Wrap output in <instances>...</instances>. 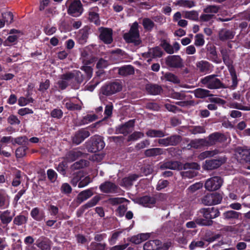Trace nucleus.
Wrapping results in <instances>:
<instances>
[{
    "label": "nucleus",
    "mask_w": 250,
    "mask_h": 250,
    "mask_svg": "<svg viewBox=\"0 0 250 250\" xmlns=\"http://www.w3.org/2000/svg\"><path fill=\"white\" fill-rule=\"evenodd\" d=\"M21 172L19 170L15 172V177L12 182V186L17 187L21 184Z\"/></svg>",
    "instance_id": "nucleus-50"
},
{
    "label": "nucleus",
    "mask_w": 250,
    "mask_h": 250,
    "mask_svg": "<svg viewBox=\"0 0 250 250\" xmlns=\"http://www.w3.org/2000/svg\"><path fill=\"white\" fill-rule=\"evenodd\" d=\"M176 4L181 7L188 8H191L195 5L193 1L188 0H179L177 1Z\"/></svg>",
    "instance_id": "nucleus-51"
},
{
    "label": "nucleus",
    "mask_w": 250,
    "mask_h": 250,
    "mask_svg": "<svg viewBox=\"0 0 250 250\" xmlns=\"http://www.w3.org/2000/svg\"><path fill=\"white\" fill-rule=\"evenodd\" d=\"M218 152L219 151L217 149L205 151L200 154L199 158L201 160H203L209 157H212L218 154Z\"/></svg>",
    "instance_id": "nucleus-42"
},
{
    "label": "nucleus",
    "mask_w": 250,
    "mask_h": 250,
    "mask_svg": "<svg viewBox=\"0 0 250 250\" xmlns=\"http://www.w3.org/2000/svg\"><path fill=\"white\" fill-rule=\"evenodd\" d=\"M36 245L41 250H51V245L49 241H40L38 239L36 241Z\"/></svg>",
    "instance_id": "nucleus-40"
},
{
    "label": "nucleus",
    "mask_w": 250,
    "mask_h": 250,
    "mask_svg": "<svg viewBox=\"0 0 250 250\" xmlns=\"http://www.w3.org/2000/svg\"><path fill=\"white\" fill-rule=\"evenodd\" d=\"M142 24L144 29L148 31H151L155 26L154 22L151 19L147 18L143 19Z\"/></svg>",
    "instance_id": "nucleus-39"
},
{
    "label": "nucleus",
    "mask_w": 250,
    "mask_h": 250,
    "mask_svg": "<svg viewBox=\"0 0 250 250\" xmlns=\"http://www.w3.org/2000/svg\"><path fill=\"white\" fill-rule=\"evenodd\" d=\"M83 11V5L80 0H74L69 6L68 13L73 17H78L81 15Z\"/></svg>",
    "instance_id": "nucleus-11"
},
{
    "label": "nucleus",
    "mask_w": 250,
    "mask_h": 250,
    "mask_svg": "<svg viewBox=\"0 0 250 250\" xmlns=\"http://www.w3.org/2000/svg\"><path fill=\"white\" fill-rule=\"evenodd\" d=\"M209 141H225L226 140L225 136L220 132H214L208 137Z\"/></svg>",
    "instance_id": "nucleus-46"
},
{
    "label": "nucleus",
    "mask_w": 250,
    "mask_h": 250,
    "mask_svg": "<svg viewBox=\"0 0 250 250\" xmlns=\"http://www.w3.org/2000/svg\"><path fill=\"white\" fill-rule=\"evenodd\" d=\"M98 119V116L95 114H88L83 117L80 122V125H85L92 122Z\"/></svg>",
    "instance_id": "nucleus-45"
},
{
    "label": "nucleus",
    "mask_w": 250,
    "mask_h": 250,
    "mask_svg": "<svg viewBox=\"0 0 250 250\" xmlns=\"http://www.w3.org/2000/svg\"><path fill=\"white\" fill-rule=\"evenodd\" d=\"M91 181L89 176H84L81 179L80 182L78 183V187L79 188H83L88 185Z\"/></svg>",
    "instance_id": "nucleus-59"
},
{
    "label": "nucleus",
    "mask_w": 250,
    "mask_h": 250,
    "mask_svg": "<svg viewBox=\"0 0 250 250\" xmlns=\"http://www.w3.org/2000/svg\"><path fill=\"white\" fill-rule=\"evenodd\" d=\"M88 151L91 153H96L102 150L104 146V142H86Z\"/></svg>",
    "instance_id": "nucleus-15"
},
{
    "label": "nucleus",
    "mask_w": 250,
    "mask_h": 250,
    "mask_svg": "<svg viewBox=\"0 0 250 250\" xmlns=\"http://www.w3.org/2000/svg\"><path fill=\"white\" fill-rule=\"evenodd\" d=\"M193 93L195 97L197 98H205L207 97L212 96L210 94V91L207 89L203 88H197L193 91Z\"/></svg>",
    "instance_id": "nucleus-29"
},
{
    "label": "nucleus",
    "mask_w": 250,
    "mask_h": 250,
    "mask_svg": "<svg viewBox=\"0 0 250 250\" xmlns=\"http://www.w3.org/2000/svg\"><path fill=\"white\" fill-rule=\"evenodd\" d=\"M223 183V179L220 176H213L208 179L205 184V188L209 191H215L219 189Z\"/></svg>",
    "instance_id": "nucleus-9"
},
{
    "label": "nucleus",
    "mask_w": 250,
    "mask_h": 250,
    "mask_svg": "<svg viewBox=\"0 0 250 250\" xmlns=\"http://www.w3.org/2000/svg\"><path fill=\"white\" fill-rule=\"evenodd\" d=\"M196 66L201 73H207L211 68L210 64L207 61H201L196 63Z\"/></svg>",
    "instance_id": "nucleus-28"
},
{
    "label": "nucleus",
    "mask_w": 250,
    "mask_h": 250,
    "mask_svg": "<svg viewBox=\"0 0 250 250\" xmlns=\"http://www.w3.org/2000/svg\"><path fill=\"white\" fill-rule=\"evenodd\" d=\"M234 36V33L229 30L222 29L219 32V38L222 41L232 39Z\"/></svg>",
    "instance_id": "nucleus-23"
},
{
    "label": "nucleus",
    "mask_w": 250,
    "mask_h": 250,
    "mask_svg": "<svg viewBox=\"0 0 250 250\" xmlns=\"http://www.w3.org/2000/svg\"><path fill=\"white\" fill-rule=\"evenodd\" d=\"M80 60L83 65H88L95 61V58L92 56L89 51L83 50L81 53Z\"/></svg>",
    "instance_id": "nucleus-18"
},
{
    "label": "nucleus",
    "mask_w": 250,
    "mask_h": 250,
    "mask_svg": "<svg viewBox=\"0 0 250 250\" xmlns=\"http://www.w3.org/2000/svg\"><path fill=\"white\" fill-rule=\"evenodd\" d=\"M84 177L83 172L82 170L75 172L73 174L70 183L73 187H76L80 182L82 178Z\"/></svg>",
    "instance_id": "nucleus-31"
},
{
    "label": "nucleus",
    "mask_w": 250,
    "mask_h": 250,
    "mask_svg": "<svg viewBox=\"0 0 250 250\" xmlns=\"http://www.w3.org/2000/svg\"><path fill=\"white\" fill-rule=\"evenodd\" d=\"M2 17L7 23H11L13 21V15L11 12H6L2 13Z\"/></svg>",
    "instance_id": "nucleus-60"
},
{
    "label": "nucleus",
    "mask_w": 250,
    "mask_h": 250,
    "mask_svg": "<svg viewBox=\"0 0 250 250\" xmlns=\"http://www.w3.org/2000/svg\"><path fill=\"white\" fill-rule=\"evenodd\" d=\"M93 195V192L92 188L82 191L78 194L76 197V202L78 204H81L82 202L90 198Z\"/></svg>",
    "instance_id": "nucleus-16"
},
{
    "label": "nucleus",
    "mask_w": 250,
    "mask_h": 250,
    "mask_svg": "<svg viewBox=\"0 0 250 250\" xmlns=\"http://www.w3.org/2000/svg\"><path fill=\"white\" fill-rule=\"evenodd\" d=\"M240 213L234 210H228L223 213V216L225 220H230L238 219Z\"/></svg>",
    "instance_id": "nucleus-32"
},
{
    "label": "nucleus",
    "mask_w": 250,
    "mask_h": 250,
    "mask_svg": "<svg viewBox=\"0 0 250 250\" xmlns=\"http://www.w3.org/2000/svg\"><path fill=\"white\" fill-rule=\"evenodd\" d=\"M28 220V217L21 214L15 216L13 219V224L16 226H21L25 224Z\"/></svg>",
    "instance_id": "nucleus-35"
},
{
    "label": "nucleus",
    "mask_w": 250,
    "mask_h": 250,
    "mask_svg": "<svg viewBox=\"0 0 250 250\" xmlns=\"http://www.w3.org/2000/svg\"><path fill=\"white\" fill-rule=\"evenodd\" d=\"M140 177V175L137 174H131L127 177H125L122 179L121 186L124 187H130L133 185V182L136 181Z\"/></svg>",
    "instance_id": "nucleus-19"
},
{
    "label": "nucleus",
    "mask_w": 250,
    "mask_h": 250,
    "mask_svg": "<svg viewBox=\"0 0 250 250\" xmlns=\"http://www.w3.org/2000/svg\"><path fill=\"white\" fill-rule=\"evenodd\" d=\"M134 73V69L131 65H125L120 67L118 70V73L122 76H126L132 75Z\"/></svg>",
    "instance_id": "nucleus-30"
},
{
    "label": "nucleus",
    "mask_w": 250,
    "mask_h": 250,
    "mask_svg": "<svg viewBox=\"0 0 250 250\" xmlns=\"http://www.w3.org/2000/svg\"><path fill=\"white\" fill-rule=\"evenodd\" d=\"M153 166L151 164L144 165L141 168V172L146 176L149 175L153 171Z\"/></svg>",
    "instance_id": "nucleus-52"
},
{
    "label": "nucleus",
    "mask_w": 250,
    "mask_h": 250,
    "mask_svg": "<svg viewBox=\"0 0 250 250\" xmlns=\"http://www.w3.org/2000/svg\"><path fill=\"white\" fill-rule=\"evenodd\" d=\"M161 46L165 50V51L168 54H172L174 53L173 47L166 40H163L161 44Z\"/></svg>",
    "instance_id": "nucleus-53"
},
{
    "label": "nucleus",
    "mask_w": 250,
    "mask_h": 250,
    "mask_svg": "<svg viewBox=\"0 0 250 250\" xmlns=\"http://www.w3.org/2000/svg\"><path fill=\"white\" fill-rule=\"evenodd\" d=\"M90 135L88 131L82 129L77 131L74 137L76 141H83Z\"/></svg>",
    "instance_id": "nucleus-33"
},
{
    "label": "nucleus",
    "mask_w": 250,
    "mask_h": 250,
    "mask_svg": "<svg viewBox=\"0 0 250 250\" xmlns=\"http://www.w3.org/2000/svg\"><path fill=\"white\" fill-rule=\"evenodd\" d=\"M89 165V162L86 160L81 159L74 163L71 167L72 170H77L86 167Z\"/></svg>",
    "instance_id": "nucleus-34"
},
{
    "label": "nucleus",
    "mask_w": 250,
    "mask_h": 250,
    "mask_svg": "<svg viewBox=\"0 0 250 250\" xmlns=\"http://www.w3.org/2000/svg\"><path fill=\"white\" fill-rule=\"evenodd\" d=\"M88 31L87 29H83L80 32L79 35V42L81 44H83L86 42L88 37Z\"/></svg>",
    "instance_id": "nucleus-41"
},
{
    "label": "nucleus",
    "mask_w": 250,
    "mask_h": 250,
    "mask_svg": "<svg viewBox=\"0 0 250 250\" xmlns=\"http://www.w3.org/2000/svg\"><path fill=\"white\" fill-rule=\"evenodd\" d=\"M205 43L204 36L201 34H198L195 36L194 44L196 46H202Z\"/></svg>",
    "instance_id": "nucleus-58"
},
{
    "label": "nucleus",
    "mask_w": 250,
    "mask_h": 250,
    "mask_svg": "<svg viewBox=\"0 0 250 250\" xmlns=\"http://www.w3.org/2000/svg\"><path fill=\"white\" fill-rule=\"evenodd\" d=\"M199 213L202 216L196 218L195 221L200 226H211L213 224L212 219L220 215V212L216 207L203 208L200 209Z\"/></svg>",
    "instance_id": "nucleus-2"
},
{
    "label": "nucleus",
    "mask_w": 250,
    "mask_h": 250,
    "mask_svg": "<svg viewBox=\"0 0 250 250\" xmlns=\"http://www.w3.org/2000/svg\"><path fill=\"white\" fill-rule=\"evenodd\" d=\"M100 39L105 43L110 44L112 41V30L110 28L101 27L100 29Z\"/></svg>",
    "instance_id": "nucleus-13"
},
{
    "label": "nucleus",
    "mask_w": 250,
    "mask_h": 250,
    "mask_svg": "<svg viewBox=\"0 0 250 250\" xmlns=\"http://www.w3.org/2000/svg\"><path fill=\"white\" fill-rule=\"evenodd\" d=\"M190 163H195L199 167H198L197 168H188L185 169L186 171H181L180 173L183 178H192L195 177L197 174V172H196L195 170H199L200 169V166L197 163L191 162Z\"/></svg>",
    "instance_id": "nucleus-20"
},
{
    "label": "nucleus",
    "mask_w": 250,
    "mask_h": 250,
    "mask_svg": "<svg viewBox=\"0 0 250 250\" xmlns=\"http://www.w3.org/2000/svg\"><path fill=\"white\" fill-rule=\"evenodd\" d=\"M139 203L146 207L150 208L152 206L155 204L156 202V198L153 196L148 195L143 196L138 199Z\"/></svg>",
    "instance_id": "nucleus-17"
},
{
    "label": "nucleus",
    "mask_w": 250,
    "mask_h": 250,
    "mask_svg": "<svg viewBox=\"0 0 250 250\" xmlns=\"http://www.w3.org/2000/svg\"><path fill=\"white\" fill-rule=\"evenodd\" d=\"M165 63L170 68H182L184 67L183 59L179 55H170L165 59Z\"/></svg>",
    "instance_id": "nucleus-7"
},
{
    "label": "nucleus",
    "mask_w": 250,
    "mask_h": 250,
    "mask_svg": "<svg viewBox=\"0 0 250 250\" xmlns=\"http://www.w3.org/2000/svg\"><path fill=\"white\" fill-rule=\"evenodd\" d=\"M101 199V198L99 195L95 196L86 204L81 206L78 211L83 213L86 209L96 206Z\"/></svg>",
    "instance_id": "nucleus-21"
},
{
    "label": "nucleus",
    "mask_w": 250,
    "mask_h": 250,
    "mask_svg": "<svg viewBox=\"0 0 250 250\" xmlns=\"http://www.w3.org/2000/svg\"><path fill=\"white\" fill-rule=\"evenodd\" d=\"M122 89V86L118 82H113L103 86L101 88V92L106 96H109L120 91Z\"/></svg>",
    "instance_id": "nucleus-10"
},
{
    "label": "nucleus",
    "mask_w": 250,
    "mask_h": 250,
    "mask_svg": "<svg viewBox=\"0 0 250 250\" xmlns=\"http://www.w3.org/2000/svg\"><path fill=\"white\" fill-rule=\"evenodd\" d=\"M205 243L203 241H192L189 246V248L191 250H193L196 247L203 248Z\"/></svg>",
    "instance_id": "nucleus-63"
},
{
    "label": "nucleus",
    "mask_w": 250,
    "mask_h": 250,
    "mask_svg": "<svg viewBox=\"0 0 250 250\" xmlns=\"http://www.w3.org/2000/svg\"><path fill=\"white\" fill-rule=\"evenodd\" d=\"M9 204V197L4 189H0V209L7 208Z\"/></svg>",
    "instance_id": "nucleus-22"
},
{
    "label": "nucleus",
    "mask_w": 250,
    "mask_h": 250,
    "mask_svg": "<svg viewBox=\"0 0 250 250\" xmlns=\"http://www.w3.org/2000/svg\"><path fill=\"white\" fill-rule=\"evenodd\" d=\"M165 78L168 81L172 82L174 83H180V80L178 77L175 74L170 73L167 72L164 75Z\"/></svg>",
    "instance_id": "nucleus-43"
},
{
    "label": "nucleus",
    "mask_w": 250,
    "mask_h": 250,
    "mask_svg": "<svg viewBox=\"0 0 250 250\" xmlns=\"http://www.w3.org/2000/svg\"><path fill=\"white\" fill-rule=\"evenodd\" d=\"M163 150L160 148H153L146 149L145 154L146 157L156 156L163 154Z\"/></svg>",
    "instance_id": "nucleus-37"
},
{
    "label": "nucleus",
    "mask_w": 250,
    "mask_h": 250,
    "mask_svg": "<svg viewBox=\"0 0 250 250\" xmlns=\"http://www.w3.org/2000/svg\"><path fill=\"white\" fill-rule=\"evenodd\" d=\"M215 142H190V143L188 145L190 146V147H193L195 149H200L205 145L209 146L214 144Z\"/></svg>",
    "instance_id": "nucleus-38"
},
{
    "label": "nucleus",
    "mask_w": 250,
    "mask_h": 250,
    "mask_svg": "<svg viewBox=\"0 0 250 250\" xmlns=\"http://www.w3.org/2000/svg\"><path fill=\"white\" fill-rule=\"evenodd\" d=\"M201 83L210 89L225 88V85L219 79L216 78L215 75L205 77L201 80Z\"/></svg>",
    "instance_id": "nucleus-5"
},
{
    "label": "nucleus",
    "mask_w": 250,
    "mask_h": 250,
    "mask_svg": "<svg viewBox=\"0 0 250 250\" xmlns=\"http://www.w3.org/2000/svg\"><path fill=\"white\" fill-rule=\"evenodd\" d=\"M220 52L224 63L228 67H231L233 61L229 57L230 50H227L226 48H221Z\"/></svg>",
    "instance_id": "nucleus-25"
},
{
    "label": "nucleus",
    "mask_w": 250,
    "mask_h": 250,
    "mask_svg": "<svg viewBox=\"0 0 250 250\" xmlns=\"http://www.w3.org/2000/svg\"><path fill=\"white\" fill-rule=\"evenodd\" d=\"M81 70L84 71L85 73V77L84 76V79L89 80L92 76L93 69L91 67L88 66V65H83L80 68Z\"/></svg>",
    "instance_id": "nucleus-47"
},
{
    "label": "nucleus",
    "mask_w": 250,
    "mask_h": 250,
    "mask_svg": "<svg viewBox=\"0 0 250 250\" xmlns=\"http://www.w3.org/2000/svg\"><path fill=\"white\" fill-rule=\"evenodd\" d=\"M15 211L12 212L10 210L3 211H0V220L4 226H7L13 220L15 215Z\"/></svg>",
    "instance_id": "nucleus-14"
},
{
    "label": "nucleus",
    "mask_w": 250,
    "mask_h": 250,
    "mask_svg": "<svg viewBox=\"0 0 250 250\" xmlns=\"http://www.w3.org/2000/svg\"><path fill=\"white\" fill-rule=\"evenodd\" d=\"M169 184V182L167 180H160L156 186V190L160 191L166 188Z\"/></svg>",
    "instance_id": "nucleus-61"
},
{
    "label": "nucleus",
    "mask_w": 250,
    "mask_h": 250,
    "mask_svg": "<svg viewBox=\"0 0 250 250\" xmlns=\"http://www.w3.org/2000/svg\"><path fill=\"white\" fill-rule=\"evenodd\" d=\"M184 17L193 21L198 20V13L195 11H186L184 12Z\"/></svg>",
    "instance_id": "nucleus-48"
},
{
    "label": "nucleus",
    "mask_w": 250,
    "mask_h": 250,
    "mask_svg": "<svg viewBox=\"0 0 250 250\" xmlns=\"http://www.w3.org/2000/svg\"><path fill=\"white\" fill-rule=\"evenodd\" d=\"M108 65L109 62L107 60L101 58L98 61L96 67L98 69H103L106 67Z\"/></svg>",
    "instance_id": "nucleus-64"
},
{
    "label": "nucleus",
    "mask_w": 250,
    "mask_h": 250,
    "mask_svg": "<svg viewBox=\"0 0 250 250\" xmlns=\"http://www.w3.org/2000/svg\"><path fill=\"white\" fill-rule=\"evenodd\" d=\"M28 147L26 146H21L18 147L15 152L17 158H21L25 156Z\"/></svg>",
    "instance_id": "nucleus-44"
},
{
    "label": "nucleus",
    "mask_w": 250,
    "mask_h": 250,
    "mask_svg": "<svg viewBox=\"0 0 250 250\" xmlns=\"http://www.w3.org/2000/svg\"><path fill=\"white\" fill-rule=\"evenodd\" d=\"M88 19L91 21L94 22L96 24L99 25L100 24V21L99 14L95 12H89Z\"/></svg>",
    "instance_id": "nucleus-56"
},
{
    "label": "nucleus",
    "mask_w": 250,
    "mask_h": 250,
    "mask_svg": "<svg viewBox=\"0 0 250 250\" xmlns=\"http://www.w3.org/2000/svg\"><path fill=\"white\" fill-rule=\"evenodd\" d=\"M163 54V52L161 49L159 47L157 46L150 48L147 53L146 54H144V55H146L147 57L160 58Z\"/></svg>",
    "instance_id": "nucleus-26"
},
{
    "label": "nucleus",
    "mask_w": 250,
    "mask_h": 250,
    "mask_svg": "<svg viewBox=\"0 0 250 250\" xmlns=\"http://www.w3.org/2000/svg\"><path fill=\"white\" fill-rule=\"evenodd\" d=\"M219 9V7L216 5H208L204 9V12L208 14H213L217 13Z\"/></svg>",
    "instance_id": "nucleus-57"
},
{
    "label": "nucleus",
    "mask_w": 250,
    "mask_h": 250,
    "mask_svg": "<svg viewBox=\"0 0 250 250\" xmlns=\"http://www.w3.org/2000/svg\"><path fill=\"white\" fill-rule=\"evenodd\" d=\"M227 159L225 157H219L218 159L206 160L202 167L204 170H211L219 167L225 163Z\"/></svg>",
    "instance_id": "nucleus-8"
},
{
    "label": "nucleus",
    "mask_w": 250,
    "mask_h": 250,
    "mask_svg": "<svg viewBox=\"0 0 250 250\" xmlns=\"http://www.w3.org/2000/svg\"><path fill=\"white\" fill-rule=\"evenodd\" d=\"M159 168L161 170L169 169L172 170H182L190 167L197 168L199 167L195 163H186L184 165L179 161H168L159 164Z\"/></svg>",
    "instance_id": "nucleus-3"
},
{
    "label": "nucleus",
    "mask_w": 250,
    "mask_h": 250,
    "mask_svg": "<svg viewBox=\"0 0 250 250\" xmlns=\"http://www.w3.org/2000/svg\"><path fill=\"white\" fill-rule=\"evenodd\" d=\"M145 88L148 94L153 95L160 94L162 91L161 86L157 84H147Z\"/></svg>",
    "instance_id": "nucleus-24"
},
{
    "label": "nucleus",
    "mask_w": 250,
    "mask_h": 250,
    "mask_svg": "<svg viewBox=\"0 0 250 250\" xmlns=\"http://www.w3.org/2000/svg\"><path fill=\"white\" fill-rule=\"evenodd\" d=\"M138 22H134L128 32L124 34V39L127 43H132L135 45L141 44L142 41L140 38Z\"/></svg>",
    "instance_id": "nucleus-4"
},
{
    "label": "nucleus",
    "mask_w": 250,
    "mask_h": 250,
    "mask_svg": "<svg viewBox=\"0 0 250 250\" xmlns=\"http://www.w3.org/2000/svg\"><path fill=\"white\" fill-rule=\"evenodd\" d=\"M47 175L48 180L52 183H55L58 178L57 173L52 169H48L47 170Z\"/></svg>",
    "instance_id": "nucleus-54"
},
{
    "label": "nucleus",
    "mask_w": 250,
    "mask_h": 250,
    "mask_svg": "<svg viewBox=\"0 0 250 250\" xmlns=\"http://www.w3.org/2000/svg\"><path fill=\"white\" fill-rule=\"evenodd\" d=\"M84 80V76L80 71L74 70L72 72L68 71L61 75L57 83L60 89L64 90L69 85V83L71 82L72 88L74 89H78Z\"/></svg>",
    "instance_id": "nucleus-1"
},
{
    "label": "nucleus",
    "mask_w": 250,
    "mask_h": 250,
    "mask_svg": "<svg viewBox=\"0 0 250 250\" xmlns=\"http://www.w3.org/2000/svg\"><path fill=\"white\" fill-rule=\"evenodd\" d=\"M30 215L34 220L37 221H41L45 217L44 213L42 211H41L37 207L34 208L31 210Z\"/></svg>",
    "instance_id": "nucleus-27"
},
{
    "label": "nucleus",
    "mask_w": 250,
    "mask_h": 250,
    "mask_svg": "<svg viewBox=\"0 0 250 250\" xmlns=\"http://www.w3.org/2000/svg\"><path fill=\"white\" fill-rule=\"evenodd\" d=\"M118 187L110 181H105L101 184L99 188L101 192L105 193H115L117 192Z\"/></svg>",
    "instance_id": "nucleus-12"
},
{
    "label": "nucleus",
    "mask_w": 250,
    "mask_h": 250,
    "mask_svg": "<svg viewBox=\"0 0 250 250\" xmlns=\"http://www.w3.org/2000/svg\"><path fill=\"white\" fill-rule=\"evenodd\" d=\"M84 154L79 150H73L68 152L67 157L69 161L73 162L82 157Z\"/></svg>",
    "instance_id": "nucleus-36"
},
{
    "label": "nucleus",
    "mask_w": 250,
    "mask_h": 250,
    "mask_svg": "<svg viewBox=\"0 0 250 250\" xmlns=\"http://www.w3.org/2000/svg\"><path fill=\"white\" fill-rule=\"evenodd\" d=\"M66 163L61 162L58 165L57 170L62 175L65 176L66 175V168H67Z\"/></svg>",
    "instance_id": "nucleus-62"
},
{
    "label": "nucleus",
    "mask_w": 250,
    "mask_h": 250,
    "mask_svg": "<svg viewBox=\"0 0 250 250\" xmlns=\"http://www.w3.org/2000/svg\"><path fill=\"white\" fill-rule=\"evenodd\" d=\"M146 135L151 137H162L164 136V133L161 130H149L146 132Z\"/></svg>",
    "instance_id": "nucleus-55"
},
{
    "label": "nucleus",
    "mask_w": 250,
    "mask_h": 250,
    "mask_svg": "<svg viewBox=\"0 0 250 250\" xmlns=\"http://www.w3.org/2000/svg\"><path fill=\"white\" fill-rule=\"evenodd\" d=\"M222 195L218 192L208 193L201 199V202L205 206H212L220 204L222 200Z\"/></svg>",
    "instance_id": "nucleus-6"
},
{
    "label": "nucleus",
    "mask_w": 250,
    "mask_h": 250,
    "mask_svg": "<svg viewBox=\"0 0 250 250\" xmlns=\"http://www.w3.org/2000/svg\"><path fill=\"white\" fill-rule=\"evenodd\" d=\"M90 247L92 250H105L106 244L105 243L92 242L91 243Z\"/></svg>",
    "instance_id": "nucleus-49"
}]
</instances>
